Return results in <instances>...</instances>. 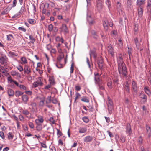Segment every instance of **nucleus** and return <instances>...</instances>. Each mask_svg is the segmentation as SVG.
<instances>
[{"instance_id": "29", "label": "nucleus", "mask_w": 151, "mask_h": 151, "mask_svg": "<svg viewBox=\"0 0 151 151\" xmlns=\"http://www.w3.org/2000/svg\"><path fill=\"white\" fill-rule=\"evenodd\" d=\"M117 10L119 12L120 11H122V7L121 6V4L118 2L116 5Z\"/></svg>"}, {"instance_id": "63", "label": "nucleus", "mask_w": 151, "mask_h": 151, "mask_svg": "<svg viewBox=\"0 0 151 151\" xmlns=\"http://www.w3.org/2000/svg\"><path fill=\"white\" fill-rule=\"evenodd\" d=\"M91 35L93 36H94L97 35V33L96 32L93 30H91Z\"/></svg>"}, {"instance_id": "34", "label": "nucleus", "mask_w": 151, "mask_h": 151, "mask_svg": "<svg viewBox=\"0 0 151 151\" xmlns=\"http://www.w3.org/2000/svg\"><path fill=\"white\" fill-rule=\"evenodd\" d=\"M81 101L84 102L88 103L89 102V100L87 97L83 96L81 99Z\"/></svg>"}, {"instance_id": "48", "label": "nucleus", "mask_w": 151, "mask_h": 151, "mask_svg": "<svg viewBox=\"0 0 151 151\" xmlns=\"http://www.w3.org/2000/svg\"><path fill=\"white\" fill-rule=\"evenodd\" d=\"M42 5H43L44 7L46 9H48V8L49 7V5L50 4H49L48 3L45 2V4H42Z\"/></svg>"}, {"instance_id": "64", "label": "nucleus", "mask_w": 151, "mask_h": 151, "mask_svg": "<svg viewBox=\"0 0 151 151\" xmlns=\"http://www.w3.org/2000/svg\"><path fill=\"white\" fill-rule=\"evenodd\" d=\"M20 88L22 90H25L26 89V87L23 85H20L19 86Z\"/></svg>"}, {"instance_id": "40", "label": "nucleus", "mask_w": 151, "mask_h": 151, "mask_svg": "<svg viewBox=\"0 0 151 151\" xmlns=\"http://www.w3.org/2000/svg\"><path fill=\"white\" fill-rule=\"evenodd\" d=\"M45 101V98H44L43 99L40 101L39 103V106H40L43 107Z\"/></svg>"}, {"instance_id": "1", "label": "nucleus", "mask_w": 151, "mask_h": 151, "mask_svg": "<svg viewBox=\"0 0 151 151\" xmlns=\"http://www.w3.org/2000/svg\"><path fill=\"white\" fill-rule=\"evenodd\" d=\"M107 104L109 113L111 114L114 110V104L112 100L109 96L108 97Z\"/></svg>"}, {"instance_id": "23", "label": "nucleus", "mask_w": 151, "mask_h": 151, "mask_svg": "<svg viewBox=\"0 0 151 151\" xmlns=\"http://www.w3.org/2000/svg\"><path fill=\"white\" fill-rule=\"evenodd\" d=\"M127 48L128 49V52L129 57L130 60L131 57L132 56V48H130L128 46H127Z\"/></svg>"}, {"instance_id": "44", "label": "nucleus", "mask_w": 151, "mask_h": 151, "mask_svg": "<svg viewBox=\"0 0 151 151\" xmlns=\"http://www.w3.org/2000/svg\"><path fill=\"white\" fill-rule=\"evenodd\" d=\"M25 10V6H22L20 9V10L19 11V12L21 14H22L24 11Z\"/></svg>"}, {"instance_id": "38", "label": "nucleus", "mask_w": 151, "mask_h": 151, "mask_svg": "<svg viewBox=\"0 0 151 151\" xmlns=\"http://www.w3.org/2000/svg\"><path fill=\"white\" fill-rule=\"evenodd\" d=\"M21 14L19 12H18V13L16 14L13 16H12V18L13 19L19 18L20 17Z\"/></svg>"}, {"instance_id": "15", "label": "nucleus", "mask_w": 151, "mask_h": 151, "mask_svg": "<svg viewBox=\"0 0 151 151\" xmlns=\"http://www.w3.org/2000/svg\"><path fill=\"white\" fill-rule=\"evenodd\" d=\"M93 139L92 136H88L85 138L84 141L86 142H91Z\"/></svg>"}, {"instance_id": "32", "label": "nucleus", "mask_w": 151, "mask_h": 151, "mask_svg": "<svg viewBox=\"0 0 151 151\" xmlns=\"http://www.w3.org/2000/svg\"><path fill=\"white\" fill-rule=\"evenodd\" d=\"M14 38V37L11 34H10L7 35V41H11L12 39Z\"/></svg>"}, {"instance_id": "61", "label": "nucleus", "mask_w": 151, "mask_h": 151, "mask_svg": "<svg viewBox=\"0 0 151 151\" xmlns=\"http://www.w3.org/2000/svg\"><path fill=\"white\" fill-rule=\"evenodd\" d=\"M18 29L19 30H21L23 32H25L26 31V29L25 28L22 27H19L18 28Z\"/></svg>"}, {"instance_id": "33", "label": "nucleus", "mask_w": 151, "mask_h": 151, "mask_svg": "<svg viewBox=\"0 0 151 151\" xmlns=\"http://www.w3.org/2000/svg\"><path fill=\"white\" fill-rule=\"evenodd\" d=\"M30 105L32 106V109H33L35 110L36 108V104L35 102H31V104Z\"/></svg>"}, {"instance_id": "54", "label": "nucleus", "mask_w": 151, "mask_h": 151, "mask_svg": "<svg viewBox=\"0 0 151 151\" xmlns=\"http://www.w3.org/2000/svg\"><path fill=\"white\" fill-rule=\"evenodd\" d=\"M7 80L8 81L10 82V83H13V82L14 81V80L12 79L11 76L8 77L7 78Z\"/></svg>"}, {"instance_id": "27", "label": "nucleus", "mask_w": 151, "mask_h": 151, "mask_svg": "<svg viewBox=\"0 0 151 151\" xmlns=\"http://www.w3.org/2000/svg\"><path fill=\"white\" fill-rule=\"evenodd\" d=\"M134 40L136 47L137 48L138 50L140 46V43L139 42L138 38L137 37H136L134 39Z\"/></svg>"}, {"instance_id": "62", "label": "nucleus", "mask_w": 151, "mask_h": 151, "mask_svg": "<svg viewBox=\"0 0 151 151\" xmlns=\"http://www.w3.org/2000/svg\"><path fill=\"white\" fill-rule=\"evenodd\" d=\"M123 60V58L122 54H120L119 55L118 58V60Z\"/></svg>"}, {"instance_id": "17", "label": "nucleus", "mask_w": 151, "mask_h": 151, "mask_svg": "<svg viewBox=\"0 0 151 151\" xmlns=\"http://www.w3.org/2000/svg\"><path fill=\"white\" fill-rule=\"evenodd\" d=\"M145 0H137V5L139 6V7H142L141 5L145 4Z\"/></svg>"}, {"instance_id": "11", "label": "nucleus", "mask_w": 151, "mask_h": 151, "mask_svg": "<svg viewBox=\"0 0 151 151\" xmlns=\"http://www.w3.org/2000/svg\"><path fill=\"white\" fill-rule=\"evenodd\" d=\"M96 49L95 48H93V49L90 50L89 54L91 57L92 56H93L95 58L96 57L97 55L96 53Z\"/></svg>"}, {"instance_id": "9", "label": "nucleus", "mask_w": 151, "mask_h": 151, "mask_svg": "<svg viewBox=\"0 0 151 151\" xmlns=\"http://www.w3.org/2000/svg\"><path fill=\"white\" fill-rule=\"evenodd\" d=\"M132 84L133 89L134 91L137 92V83L134 81H133L132 82Z\"/></svg>"}, {"instance_id": "55", "label": "nucleus", "mask_w": 151, "mask_h": 151, "mask_svg": "<svg viewBox=\"0 0 151 151\" xmlns=\"http://www.w3.org/2000/svg\"><path fill=\"white\" fill-rule=\"evenodd\" d=\"M49 120L50 121L52 124H55V121L52 117H50L49 119Z\"/></svg>"}, {"instance_id": "19", "label": "nucleus", "mask_w": 151, "mask_h": 151, "mask_svg": "<svg viewBox=\"0 0 151 151\" xmlns=\"http://www.w3.org/2000/svg\"><path fill=\"white\" fill-rule=\"evenodd\" d=\"M146 128L147 132V133L149 137L151 135V129L150 127L148 125L146 124Z\"/></svg>"}, {"instance_id": "31", "label": "nucleus", "mask_w": 151, "mask_h": 151, "mask_svg": "<svg viewBox=\"0 0 151 151\" xmlns=\"http://www.w3.org/2000/svg\"><path fill=\"white\" fill-rule=\"evenodd\" d=\"M103 63V60L101 58H99L98 60L97 63L98 64V66H103L102 64Z\"/></svg>"}, {"instance_id": "13", "label": "nucleus", "mask_w": 151, "mask_h": 151, "mask_svg": "<svg viewBox=\"0 0 151 151\" xmlns=\"http://www.w3.org/2000/svg\"><path fill=\"white\" fill-rule=\"evenodd\" d=\"M62 30L65 34H67L69 32V31L67 27L65 24H62Z\"/></svg>"}, {"instance_id": "39", "label": "nucleus", "mask_w": 151, "mask_h": 151, "mask_svg": "<svg viewBox=\"0 0 151 151\" xmlns=\"http://www.w3.org/2000/svg\"><path fill=\"white\" fill-rule=\"evenodd\" d=\"M82 120L83 121L86 123H87L89 122V119L86 116H84L82 118Z\"/></svg>"}, {"instance_id": "6", "label": "nucleus", "mask_w": 151, "mask_h": 151, "mask_svg": "<svg viewBox=\"0 0 151 151\" xmlns=\"http://www.w3.org/2000/svg\"><path fill=\"white\" fill-rule=\"evenodd\" d=\"M126 132L128 135H130L132 132L131 126L129 123H128L127 125Z\"/></svg>"}, {"instance_id": "3", "label": "nucleus", "mask_w": 151, "mask_h": 151, "mask_svg": "<svg viewBox=\"0 0 151 151\" xmlns=\"http://www.w3.org/2000/svg\"><path fill=\"white\" fill-rule=\"evenodd\" d=\"M118 70L120 74H122L124 76H126L127 70L126 67H118Z\"/></svg>"}, {"instance_id": "56", "label": "nucleus", "mask_w": 151, "mask_h": 151, "mask_svg": "<svg viewBox=\"0 0 151 151\" xmlns=\"http://www.w3.org/2000/svg\"><path fill=\"white\" fill-rule=\"evenodd\" d=\"M57 134L58 137H60L62 135V133L59 129H57Z\"/></svg>"}, {"instance_id": "30", "label": "nucleus", "mask_w": 151, "mask_h": 151, "mask_svg": "<svg viewBox=\"0 0 151 151\" xmlns=\"http://www.w3.org/2000/svg\"><path fill=\"white\" fill-rule=\"evenodd\" d=\"M9 55L12 57L17 56H18V54L15 52L10 51L9 52Z\"/></svg>"}, {"instance_id": "26", "label": "nucleus", "mask_w": 151, "mask_h": 151, "mask_svg": "<svg viewBox=\"0 0 151 151\" xmlns=\"http://www.w3.org/2000/svg\"><path fill=\"white\" fill-rule=\"evenodd\" d=\"M23 93L24 92L17 90L15 91V95L17 97H18L19 96L23 95Z\"/></svg>"}, {"instance_id": "14", "label": "nucleus", "mask_w": 151, "mask_h": 151, "mask_svg": "<svg viewBox=\"0 0 151 151\" xmlns=\"http://www.w3.org/2000/svg\"><path fill=\"white\" fill-rule=\"evenodd\" d=\"M49 81L50 84L53 85L55 84V79L54 77L52 74L49 76Z\"/></svg>"}, {"instance_id": "51", "label": "nucleus", "mask_w": 151, "mask_h": 151, "mask_svg": "<svg viewBox=\"0 0 151 151\" xmlns=\"http://www.w3.org/2000/svg\"><path fill=\"white\" fill-rule=\"evenodd\" d=\"M8 138L9 139H12L13 138L14 136L12 135L11 132H9L8 134Z\"/></svg>"}, {"instance_id": "20", "label": "nucleus", "mask_w": 151, "mask_h": 151, "mask_svg": "<svg viewBox=\"0 0 151 151\" xmlns=\"http://www.w3.org/2000/svg\"><path fill=\"white\" fill-rule=\"evenodd\" d=\"M140 98L143 99L142 101L143 104H145L147 100V96L145 94H142Z\"/></svg>"}, {"instance_id": "28", "label": "nucleus", "mask_w": 151, "mask_h": 151, "mask_svg": "<svg viewBox=\"0 0 151 151\" xmlns=\"http://www.w3.org/2000/svg\"><path fill=\"white\" fill-rule=\"evenodd\" d=\"M147 8L148 11H151V0H148Z\"/></svg>"}, {"instance_id": "4", "label": "nucleus", "mask_w": 151, "mask_h": 151, "mask_svg": "<svg viewBox=\"0 0 151 151\" xmlns=\"http://www.w3.org/2000/svg\"><path fill=\"white\" fill-rule=\"evenodd\" d=\"M94 80L96 84L102 82V81L100 78V75L99 73H95Z\"/></svg>"}, {"instance_id": "36", "label": "nucleus", "mask_w": 151, "mask_h": 151, "mask_svg": "<svg viewBox=\"0 0 151 151\" xmlns=\"http://www.w3.org/2000/svg\"><path fill=\"white\" fill-rule=\"evenodd\" d=\"M28 21L30 24H34L36 22V21L34 19H28Z\"/></svg>"}, {"instance_id": "25", "label": "nucleus", "mask_w": 151, "mask_h": 151, "mask_svg": "<svg viewBox=\"0 0 151 151\" xmlns=\"http://www.w3.org/2000/svg\"><path fill=\"white\" fill-rule=\"evenodd\" d=\"M8 93L10 96H13L14 95V91L11 89H8L7 91Z\"/></svg>"}, {"instance_id": "12", "label": "nucleus", "mask_w": 151, "mask_h": 151, "mask_svg": "<svg viewBox=\"0 0 151 151\" xmlns=\"http://www.w3.org/2000/svg\"><path fill=\"white\" fill-rule=\"evenodd\" d=\"M109 22L107 20H105L103 22V26L104 27V29L107 31L109 28Z\"/></svg>"}, {"instance_id": "57", "label": "nucleus", "mask_w": 151, "mask_h": 151, "mask_svg": "<svg viewBox=\"0 0 151 151\" xmlns=\"http://www.w3.org/2000/svg\"><path fill=\"white\" fill-rule=\"evenodd\" d=\"M0 136L3 139L5 138L4 133L2 131L0 132Z\"/></svg>"}, {"instance_id": "37", "label": "nucleus", "mask_w": 151, "mask_h": 151, "mask_svg": "<svg viewBox=\"0 0 151 151\" xmlns=\"http://www.w3.org/2000/svg\"><path fill=\"white\" fill-rule=\"evenodd\" d=\"M0 62L1 64H4L6 63V60L4 57L0 58Z\"/></svg>"}, {"instance_id": "45", "label": "nucleus", "mask_w": 151, "mask_h": 151, "mask_svg": "<svg viewBox=\"0 0 151 151\" xmlns=\"http://www.w3.org/2000/svg\"><path fill=\"white\" fill-rule=\"evenodd\" d=\"M17 0H14L12 4L11 5V7L10 8L15 7L17 3Z\"/></svg>"}, {"instance_id": "2", "label": "nucleus", "mask_w": 151, "mask_h": 151, "mask_svg": "<svg viewBox=\"0 0 151 151\" xmlns=\"http://www.w3.org/2000/svg\"><path fill=\"white\" fill-rule=\"evenodd\" d=\"M42 79L41 77H38L37 79V81L34 82L32 84V86L33 88H35L39 86H42L43 84L42 82Z\"/></svg>"}, {"instance_id": "53", "label": "nucleus", "mask_w": 151, "mask_h": 151, "mask_svg": "<svg viewBox=\"0 0 151 151\" xmlns=\"http://www.w3.org/2000/svg\"><path fill=\"white\" fill-rule=\"evenodd\" d=\"M76 97H75V102L76 101V100L79 98L81 96V95L80 94L78 93H76Z\"/></svg>"}, {"instance_id": "59", "label": "nucleus", "mask_w": 151, "mask_h": 151, "mask_svg": "<svg viewBox=\"0 0 151 151\" xmlns=\"http://www.w3.org/2000/svg\"><path fill=\"white\" fill-rule=\"evenodd\" d=\"M47 70L48 73H52V69L50 67H47Z\"/></svg>"}, {"instance_id": "42", "label": "nucleus", "mask_w": 151, "mask_h": 151, "mask_svg": "<svg viewBox=\"0 0 151 151\" xmlns=\"http://www.w3.org/2000/svg\"><path fill=\"white\" fill-rule=\"evenodd\" d=\"M53 26L52 24H51L49 25L48 27V30L50 32H51L53 31Z\"/></svg>"}, {"instance_id": "46", "label": "nucleus", "mask_w": 151, "mask_h": 151, "mask_svg": "<svg viewBox=\"0 0 151 151\" xmlns=\"http://www.w3.org/2000/svg\"><path fill=\"white\" fill-rule=\"evenodd\" d=\"M21 59V61L22 63L25 64L27 63V60L25 57H22Z\"/></svg>"}, {"instance_id": "8", "label": "nucleus", "mask_w": 151, "mask_h": 151, "mask_svg": "<svg viewBox=\"0 0 151 151\" xmlns=\"http://www.w3.org/2000/svg\"><path fill=\"white\" fill-rule=\"evenodd\" d=\"M22 100L24 104H27L29 100V97L26 95H23L22 97Z\"/></svg>"}, {"instance_id": "5", "label": "nucleus", "mask_w": 151, "mask_h": 151, "mask_svg": "<svg viewBox=\"0 0 151 151\" xmlns=\"http://www.w3.org/2000/svg\"><path fill=\"white\" fill-rule=\"evenodd\" d=\"M43 121V117L39 116L38 117V118L35 120V122L37 125H40L41 123H42Z\"/></svg>"}, {"instance_id": "49", "label": "nucleus", "mask_w": 151, "mask_h": 151, "mask_svg": "<svg viewBox=\"0 0 151 151\" xmlns=\"http://www.w3.org/2000/svg\"><path fill=\"white\" fill-rule=\"evenodd\" d=\"M106 4L108 5V6L109 8L111 7V4L110 1L109 0H106Z\"/></svg>"}, {"instance_id": "52", "label": "nucleus", "mask_w": 151, "mask_h": 151, "mask_svg": "<svg viewBox=\"0 0 151 151\" xmlns=\"http://www.w3.org/2000/svg\"><path fill=\"white\" fill-rule=\"evenodd\" d=\"M36 130L38 131H40L42 129V126L40 125H37L36 127Z\"/></svg>"}, {"instance_id": "24", "label": "nucleus", "mask_w": 151, "mask_h": 151, "mask_svg": "<svg viewBox=\"0 0 151 151\" xmlns=\"http://www.w3.org/2000/svg\"><path fill=\"white\" fill-rule=\"evenodd\" d=\"M11 9V8H9V7L5 9L3 11L1 12V14L5 15L7 14Z\"/></svg>"}, {"instance_id": "41", "label": "nucleus", "mask_w": 151, "mask_h": 151, "mask_svg": "<svg viewBox=\"0 0 151 151\" xmlns=\"http://www.w3.org/2000/svg\"><path fill=\"white\" fill-rule=\"evenodd\" d=\"M29 39L32 40V41L31 42V43L34 44V42L35 41V40L34 38V37L32 35H30L29 36Z\"/></svg>"}, {"instance_id": "10", "label": "nucleus", "mask_w": 151, "mask_h": 151, "mask_svg": "<svg viewBox=\"0 0 151 151\" xmlns=\"http://www.w3.org/2000/svg\"><path fill=\"white\" fill-rule=\"evenodd\" d=\"M138 16L139 17L141 18L142 17L143 13L142 7H140L137 9Z\"/></svg>"}, {"instance_id": "18", "label": "nucleus", "mask_w": 151, "mask_h": 151, "mask_svg": "<svg viewBox=\"0 0 151 151\" xmlns=\"http://www.w3.org/2000/svg\"><path fill=\"white\" fill-rule=\"evenodd\" d=\"M87 130V128L85 127H81L79 129V132L80 133H85Z\"/></svg>"}, {"instance_id": "60", "label": "nucleus", "mask_w": 151, "mask_h": 151, "mask_svg": "<svg viewBox=\"0 0 151 151\" xmlns=\"http://www.w3.org/2000/svg\"><path fill=\"white\" fill-rule=\"evenodd\" d=\"M28 124L30 127L32 129H33L34 128V125L33 123L31 122H29Z\"/></svg>"}, {"instance_id": "43", "label": "nucleus", "mask_w": 151, "mask_h": 151, "mask_svg": "<svg viewBox=\"0 0 151 151\" xmlns=\"http://www.w3.org/2000/svg\"><path fill=\"white\" fill-rule=\"evenodd\" d=\"M24 70L25 72L27 73H29L30 72V68L29 67H24Z\"/></svg>"}, {"instance_id": "16", "label": "nucleus", "mask_w": 151, "mask_h": 151, "mask_svg": "<svg viewBox=\"0 0 151 151\" xmlns=\"http://www.w3.org/2000/svg\"><path fill=\"white\" fill-rule=\"evenodd\" d=\"M103 5L102 4V2H98L96 3V7L97 9L99 11H101L103 8Z\"/></svg>"}, {"instance_id": "47", "label": "nucleus", "mask_w": 151, "mask_h": 151, "mask_svg": "<svg viewBox=\"0 0 151 151\" xmlns=\"http://www.w3.org/2000/svg\"><path fill=\"white\" fill-rule=\"evenodd\" d=\"M91 17L89 16V18H88V20L89 22V24L90 25H92L93 24L95 23V21L94 20H90L89 19V18H90Z\"/></svg>"}, {"instance_id": "22", "label": "nucleus", "mask_w": 151, "mask_h": 151, "mask_svg": "<svg viewBox=\"0 0 151 151\" xmlns=\"http://www.w3.org/2000/svg\"><path fill=\"white\" fill-rule=\"evenodd\" d=\"M97 84L99 87V89L101 90H104V84L102 82L97 83Z\"/></svg>"}, {"instance_id": "7", "label": "nucleus", "mask_w": 151, "mask_h": 151, "mask_svg": "<svg viewBox=\"0 0 151 151\" xmlns=\"http://www.w3.org/2000/svg\"><path fill=\"white\" fill-rule=\"evenodd\" d=\"M107 50L108 52L111 55V56H113L114 54V50L110 44L108 46Z\"/></svg>"}, {"instance_id": "50", "label": "nucleus", "mask_w": 151, "mask_h": 151, "mask_svg": "<svg viewBox=\"0 0 151 151\" xmlns=\"http://www.w3.org/2000/svg\"><path fill=\"white\" fill-rule=\"evenodd\" d=\"M22 113L25 115H28L29 114V111L27 110H24L22 111Z\"/></svg>"}, {"instance_id": "58", "label": "nucleus", "mask_w": 151, "mask_h": 151, "mask_svg": "<svg viewBox=\"0 0 151 151\" xmlns=\"http://www.w3.org/2000/svg\"><path fill=\"white\" fill-rule=\"evenodd\" d=\"M11 74L13 76L15 75L17 76L18 74H19V73L15 71H12L11 72Z\"/></svg>"}, {"instance_id": "21", "label": "nucleus", "mask_w": 151, "mask_h": 151, "mask_svg": "<svg viewBox=\"0 0 151 151\" xmlns=\"http://www.w3.org/2000/svg\"><path fill=\"white\" fill-rule=\"evenodd\" d=\"M144 91L145 93L149 96H150L151 95V92L149 89L148 87H145L144 88Z\"/></svg>"}, {"instance_id": "35", "label": "nucleus", "mask_w": 151, "mask_h": 151, "mask_svg": "<svg viewBox=\"0 0 151 151\" xmlns=\"http://www.w3.org/2000/svg\"><path fill=\"white\" fill-rule=\"evenodd\" d=\"M118 66H124L125 65L123 60H118Z\"/></svg>"}]
</instances>
